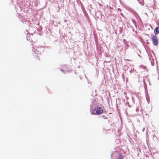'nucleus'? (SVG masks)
Listing matches in <instances>:
<instances>
[{
	"mask_svg": "<svg viewBox=\"0 0 159 159\" xmlns=\"http://www.w3.org/2000/svg\"><path fill=\"white\" fill-rule=\"evenodd\" d=\"M141 2H139L142 5H143L144 2H143V1L141 0Z\"/></svg>",
	"mask_w": 159,
	"mask_h": 159,
	"instance_id": "nucleus-6",
	"label": "nucleus"
},
{
	"mask_svg": "<svg viewBox=\"0 0 159 159\" xmlns=\"http://www.w3.org/2000/svg\"><path fill=\"white\" fill-rule=\"evenodd\" d=\"M154 32V33L156 34H157L159 33V26L157 27L155 29Z\"/></svg>",
	"mask_w": 159,
	"mask_h": 159,
	"instance_id": "nucleus-3",
	"label": "nucleus"
},
{
	"mask_svg": "<svg viewBox=\"0 0 159 159\" xmlns=\"http://www.w3.org/2000/svg\"><path fill=\"white\" fill-rule=\"evenodd\" d=\"M34 57L36 61L39 60V56L38 54H36V55L34 56Z\"/></svg>",
	"mask_w": 159,
	"mask_h": 159,
	"instance_id": "nucleus-4",
	"label": "nucleus"
},
{
	"mask_svg": "<svg viewBox=\"0 0 159 159\" xmlns=\"http://www.w3.org/2000/svg\"><path fill=\"white\" fill-rule=\"evenodd\" d=\"M151 39L153 42V45L157 46L158 43V40L157 37L155 35H151Z\"/></svg>",
	"mask_w": 159,
	"mask_h": 159,
	"instance_id": "nucleus-2",
	"label": "nucleus"
},
{
	"mask_svg": "<svg viewBox=\"0 0 159 159\" xmlns=\"http://www.w3.org/2000/svg\"><path fill=\"white\" fill-rule=\"evenodd\" d=\"M103 109L102 108L97 107L91 111V114L95 115H99L101 114L103 112Z\"/></svg>",
	"mask_w": 159,
	"mask_h": 159,
	"instance_id": "nucleus-1",
	"label": "nucleus"
},
{
	"mask_svg": "<svg viewBox=\"0 0 159 159\" xmlns=\"http://www.w3.org/2000/svg\"><path fill=\"white\" fill-rule=\"evenodd\" d=\"M124 157L121 154H120V156L116 159H123Z\"/></svg>",
	"mask_w": 159,
	"mask_h": 159,
	"instance_id": "nucleus-5",
	"label": "nucleus"
},
{
	"mask_svg": "<svg viewBox=\"0 0 159 159\" xmlns=\"http://www.w3.org/2000/svg\"><path fill=\"white\" fill-rule=\"evenodd\" d=\"M102 117L104 118V119H107V117H106L105 116H102Z\"/></svg>",
	"mask_w": 159,
	"mask_h": 159,
	"instance_id": "nucleus-7",
	"label": "nucleus"
}]
</instances>
